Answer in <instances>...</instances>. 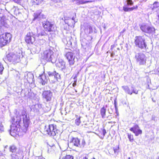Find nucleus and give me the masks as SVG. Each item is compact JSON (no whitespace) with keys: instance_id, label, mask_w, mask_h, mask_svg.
<instances>
[{"instance_id":"15","label":"nucleus","mask_w":159,"mask_h":159,"mask_svg":"<svg viewBox=\"0 0 159 159\" xmlns=\"http://www.w3.org/2000/svg\"><path fill=\"white\" fill-rule=\"evenodd\" d=\"M129 130L134 133L136 136H138L142 133V130L139 129V128L137 125H135L132 127L131 128L129 129Z\"/></svg>"},{"instance_id":"42","label":"nucleus","mask_w":159,"mask_h":159,"mask_svg":"<svg viewBox=\"0 0 159 159\" xmlns=\"http://www.w3.org/2000/svg\"><path fill=\"white\" fill-rule=\"evenodd\" d=\"M114 55V53H112L111 54V57H113Z\"/></svg>"},{"instance_id":"20","label":"nucleus","mask_w":159,"mask_h":159,"mask_svg":"<svg viewBox=\"0 0 159 159\" xmlns=\"http://www.w3.org/2000/svg\"><path fill=\"white\" fill-rule=\"evenodd\" d=\"M106 109L105 107H102L100 111V113L102 117L103 118L106 117Z\"/></svg>"},{"instance_id":"40","label":"nucleus","mask_w":159,"mask_h":159,"mask_svg":"<svg viewBox=\"0 0 159 159\" xmlns=\"http://www.w3.org/2000/svg\"><path fill=\"white\" fill-rule=\"evenodd\" d=\"M50 148H52L53 150H54L55 149L56 147L54 145H53L52 146V147H50Z\"/></svg>"},{"instance_id":"1","label":"nucleus","mask_w":159,"mask_h":159,"mask_svg":"<svg viewBox=\"0 0 159 159\" xmlns=\"http://www.w3.org/2000/svg\"><path fill=\"white\" fill-rule=\"evenodd\" d=\"M134 43L136 47L141 50H146L148 48L145 39L143 35L135 36Z\"/></svg>"},{"instance_id":"28","label":"nucleus","mask_w":159,"mask_h":159,"mask_svg":"<svg viewBox=\"0 0 159 159\" xmlns=\"http://www.w3.org/2000/svg\"><path fill=\"white\" fill-rule=\"evenodd\" d=\"M80 118L81 117L80 116L75 120V123L76 125H80L81 123Z\"/></svg>"},{"instance_id":"22","label":"nucleus","mask_w":159,"mask_h":159,"mask_svg":"<svg viewBox=\"0 0 159 159\" xmlns=\"http://www.w3.org/2000/svg\"><path fill=\"white\" fill-rule=\"evenodd\" d=\"M61 159H74V157L70 155H66L63 157Z\"/></svg>"},{"instance_id":"9","label":"nucleus","mask_w":159,"mask_h":159,"mask_svg":"<svg viewBox=\"0 0 159 159\" xmlns=\"http://www.w3.org/2000/svg\"><path fill=\"white\" fill-rule=\"evenodd\" d=\"M71 142L74 146L80 148H84L85 144L84 139H80L76 137L73 138L71 139Z\"/></svg>"},{"instance_id":"8","label":"nucleus","mask_w":159,"mask_h":159,"mask_svg":"<svg viewBox=\"0 0 159 159\" xmlns=\"http://www.w3.org/2000/svg\"><path fill=\"white\" fill-rule=\"evenodd\" d=\"M12 37L10 33H6L0 36V44L4 46L9 42Z\"/></svg>"},{"instance_id":"7","label":"nucleus","mask_w":159,"mask_h":159,"mask_svg":"<svg viewBox=\"0 0 159 159\" xmlns=\"http://www.w3.org/2000/svg\"><path fill=\"white\" fill-rule=\"evenodd\" d=\"M6 60L10 62L16 63L20 61V57L16 55L14 52H10L7 54L5 57Z\"/></svg>"},{"instance_id":"38","label":"nucleus","mask_w":159,"mask_h":159,"mask_svg":"<svg viewBox=\"0 0 159 159\" xmlns=\"http://www.w3.org/2000/svg\"><path fill=\"white\" fill-rule=\"evenodd\" d=\"M114 104L115 107H117V102L116 101V99H115V100H114Z\"/></svg>"},{"instance_id":"47","label":"nucleus","mask_w":159,"mask_h":159,"mask_svg":"<svg viewBox=\"0 0 159 159\" xmlns=\"http://www.w3.org/2000/svg\"><path fill=\"white\" fill-rule=\"evenodd\" d=\"M157 16H158V20H159V13H158V14Z\"/></svg>"},{"instance_id":"14","label":"nucleus","mask_w":159,"mask_h":159,"mask_svg":"<svg viewBox=\"0 0 159 159\" xmlns=\"http://www.w3.org/2000/svg\"><path fill=\"white\" fill-rule=\"evenodd\" d=\"M21 116L22 117L23 126L25 128L27 129L28 127L30 122L29 117L27 116V114L26 112L22 114Z\"/></svg>"},{"instance_id":"5","label":"nucleus","mask_w":159,"mask_h":159,"mask_svg":"<svg viewBox=\"0 0 159 159\" xmlns=\"http://www.w3.org/2000/svg\"><path fill=\"white\" fill-rule=\"evenodd\" d=\"M48 74L49 81L51 83H56L59 82L61 80L60 75L56 71H54L52 72L49 71L48 72Z\"/></svg>"},{"instance_id":"41","label":"nucleus","mask_w":159,"mask_h":159,"mask_svg":"<svg viewBox=\"0 0 159 159\" xmlns=\"http://www.w3.org/2000/svg\"><path fill=\"white\" fill-rule=\"evenodd\" d=\"M115 107V108L116 112H118V109L117 107Z\"/></svg>"},{"instance_id":"43","label":"nucleus","mask_w":159,"mask_h":159,"mask_svg":"<svg viewBox=\"0 0 159 159\" xmlns=\"http://www.w3.org/2000/svg\"><path fill=\"white\" fill-rule=\"evenodd\" d=\"M82 159H88V157H83Z\"/></svg>"},{"instance_id":"3","label":"nucleus","mask_w":159,"mask_h":159,"mask_svg":"<svg viewBox=\"0 0 159 159\" xmlns=\"http://www.w3.org/2000/svg\"><path fill=\"white\" fill-rule=\"evenodd\" d=\"M140 28L143 32L148 34H153L155 33V28L147 23L142 24L140 25Z\"/></svg>"},{"instance_id":"44","label":"nucleus","mask_w":159,"mask_h":159,"mask_svg":"<svg viewBox=\"0 0 159 159\" xmlns=\"http://www.w3.org/2000/svg\"><path fill=\"white\" fill-rule=\"evenodd\" d=\"M3 127L2 125H0V131L2 129L1 128Z\"/></svg>"},{"instance_id":"50","label":"nucleus","mask_w":159,"mask_h":159,"mask_svg":"<svg viewBox=\"0 0 159 159\" xmlns=\"http://www.w3.org/2000/svg\"><path fill=\"white\" fill-rule=\"evenodd\" d=\"M156 159H159V156Z\"/></svg>"},{"instance_id":"37","label":"nucleus","mask_w":159,"mask_h":159,"mask_svg":"<svg viewBox=\"0 0 159 159\" xmlns=\"http://www.w3.org/2000/svg\"><path fill=\"white\" fill-rule=\"evenodd\" d=\"M119 149V147H116L115 148H114V151L115 153H116V152H117V151Z\"/></svg>"},{"instance_id":"21","label":"nucleus","mask_w":159,"mask_h":159,"mask_svg":"<svg viewBox=\"0 0 159 159\" xmlns=\"http://www.w3.org/2000/svg\"><path fill=\"white\" fill-rule=\"evenodd\" d=\"M16 117L17 118H19V120H16L14 117H12L11 118V121L13 124H15V123H16L17 124H19L20 121H21V119L20 118L19 116H17Z\"/></svg>"},{"instance_id":"30","label":"nucleus","mask_w":159,"mask_h":159,"mask_svg":"<svg viewBox=\"0 0 159 159\" xmlns=\"http://www.w3.org/2000/svg\"><path fill=\"white\" fill-rule=\"evenodd\" d=\"M40 13H35L34 15V18L33 19L34 20H35L36 19L39 18L40 17Z\"/></svg>"},{"instance_id":"31","label":"nucleus","mask_w":159,"mask_h":159,"mask_svg":"<svg viewBox=\"0 0 159 159\" xmlns=\"http://www.w3.org/2000/svg\"><path fill=\"white\" fill-rule=\"evenodd\" d=\"M128 7L126 6L125 5V6L123 7V10L125 12L131 11L130 7L129 8Z\"/></svg>"},{"instance_id":"6","label":"nucleus","mask_w":159,"mask_h":159,"mask_svg":"<svg viewBox=\"0 0 159 159\" xmlns=\"http://www.w3.org/2000/svg\"><path fill=\"white\" fill-rule=\"evenodd\" d=\"M44 31L47 32H55L56 30V27L51 22L46 20L42 24Z\"/></svg>"},{"instance_id":"11","label":"nucleus","mask_w":159,"mask_h":159,"mask_svg":"<svg viewBox=\"0 0 159 159\" xmlns=\"http://www.w3.org/2000/svg\"><path fill=\"white\" fill-rule=\"evenodd\" d=\"M53 52L51 50H46L44 51L43 53V59L47 61H52V56Z\"/></svg>"},{"instance_id":"51","label":"nucleus","mask_w":159,"mask_h":159,"mask_svg":"<svg viewBox=\"0 0 159 159\" xmlns=\"http://www.w3.org/2000/svg\"><path fill=\"white\" fill-rule=\"evenodd\" d=\"M75 116H76V117H77V116H78V115H75Z\"/></svg>"},{"instance_id":"4","label":"nucleus","mask_w":159,"mask_h":159,"mask_svg":"<svg viewBox=\"0 0 159 159\" xmlns=\"http://www.w3.org/2000/svg\"><path fill=\"white\" fill-rule=\"evenodd\" d=\"M134 58L137 63L139 65H144L146 63V57L142 52H134Z\"/></svg>"},{"instance_id":"2","label":"nucleus","mask_w":159,"mask_h":159,"mask_svg":"<svg viewBox=\"0 0 159 159\" xmlns=\"http://www.w3.org/2000/svg\"><path fill=\"white\" fill-rule=\"evenodd\" d=\"M59 131L57 129V127L54 124L49 125L48 126H45L43 130V134L45 135H48L54 136L58 133Z\"/></svg>"},{"instance_id":"29","label":"nucleus","mask_w":159,"mask_h":159,"mask_svg":"<svg viewBox=\"0 0 159 159\" xmlns=\"http://www.w3.org/2000/svg\"><path fill=\"white\" fill-rule=\"evenodd\" d=\"M128 138L129 141L131 142H133L134 140V139L133 137V135L131 134L128 133Z\"/></svg>"},{"instance_id":"19","label":"nucleus","mask_w":159,"mask_h":159,"mask_svg":"<svg viewBox=\"0 0 159 159\" xmlns=\"http://www.w3.org/2000/svg\"><path fill=\"white\" fill-rule=\"evenodd\" d=\"M122 88L125 93L130 95L132 94V92H131V91L127 86H122Z\"/></svg>"},{"instance_id":"34","label":"nucleus","mask_w":159,"mask_h":159,"mask_svg":"<svg viewBox=\"0 0 159 159\" xmlns=\"http://www.w3.org/2000/svg\"><path fill=\"white\" fill-rule=\"evenodd\" d=\"M4 69V68L2 65L0 63V75L2 74V71Z\"/></svg>"},{"instance_id":"49","label":"nucleus","mask_w":159,"mask_h":159,"mask_svg":"<svg viewBox=\"0 0 159 159\" xmlns=\"http://www.w3.org/2000/svg\"><path fill=\"white\" fill-rule=\"evenodd\" d=\"M125 29H124L123 30V31H122L121 32H124V31H125Z\"/></svg>"},{"instance_id":"24","label":"nucleus","mask_w":159,"mask_h":159,"mask_svg":"<svg viewBox=\"0 0 159 159\" xmlns=\"http://www.w3.org/2000/svg\"><path fill=\"white\" fill-rule=\"evenodd\" d=\"M102 130V136L101 137H100V138L101 139H103L104 136H105V134L107 133L106 130L103 128V129L102 128L101 129Z\"/></svg>"},{"instance_id":"36","label":"nucleus","mask_w":159,"mask_h":159,"mask_svg":"<svg viewBox=\"0 0 159 159\" xmlns=\"http://www.w3.org/2000/svg\"><path fill=\"white\" fill-rule=\"evenodd\" d=\"M138 6L137 5H136V6H134L132 7H130V10L131 11H132L133 10L135 9H137L138 8Z\"/></svg>"},{"instance_id":"48","label":"nucleus","mask_w":159,"mask_h":159,"mask_svg":"<svg viewBox=\"0 0 159 159\" xmlns=\"http://www.w3.org/2000/svg\"><path fill=\"white\" fill-rule=\"evenodd\" d=\"M116 113L117 116L119 115L118 112H116Z\"/></svg>"},{"instance_id":"52","label":"nucleus","mask_w":159,"mask_h":159,"mask_svg":"<svg viewBox=\"0 0 159 159\" xmlns=\"http://www.w3.org/2000/svg\"><path fill=\"white\" fill-rule=\"evenodd\" d=\"M130 157H129L128 158V159H130Z\"/></svg>"},{"instance_id":"45","label":"nucleus","mask_w":159,"mask_h":159,"mask_svg":"<svg viewBox=\"0 0 159 159\" xmlns=\"http://www.w3.org/2000/svg\"><path fill=\"white\" fill-rule=\"evenodd\" d=\"M73 86H75L76 85V84L75 83H73L72 84Z\"/></svg>"},{"instance_id":"23","label":"nucleus","mask_w":159,"mask_h":159,"mask_svg":"<svg viewBox=\"0 0 159 159\" xmlns=\"http://www.w3.org/2000/svg\"><path fill=\"white\" fill-rule=\"evenodd\" d=\"M126 6L127 7L131 6L133 5L134 2L132 0H126Z\"/></svg>"},{"instance_id":"25","label":"nucleus","mask_w":159,"mask_h":159,"mask_svg":"<svg viewBox=\"0 0 159 159\" xmlns=\"http://www.w3.org/2000/svg\"><path fill=\"white\" fill-rule=\"evenodd\" d=\"M139 90H137L133 86H131V92L132 93H134L135 94H138Z\"/></svg>"},{"instance_id":"17","label":"nucleus","mask_w":159,"mask_h":159,"mask_svg":"<svg viewBox=\"0 0 159 159\" xmlns=\"http://www.w3.org/2000/svg\"><path fill=\"white\" fill-rule=\"evenodd\" d=\"M40 83L42 85H44L47 83L48 79L44 74H42L39 76Z\"/></svg>"},{"instance_id":"16","label":"nucleus","mask_w":159,"mask_h":159,"mask_svg":"<svg viewBox=\"0 0 159 159\" xmlns=\"http://www.w3.org/2000/svg\"><path fill=\"white\" fill-rule=\"evenodd\" d=\"M56 66L61 69L65 68V62L62 59H59L58 61L56 64Z\"/></svg>"},{"instance_id":"12","label":"nucleus","mask_w":159,"mask_h":159,"mask_svg":"<svg viewBox=\"0 0 159 159\" xmlns=\"http://www.w3.org/2000/svg\"><path fill=\"white\" fill-rule=\"evenodd\" d=\"M74 54L71 52H66L65 56L67 59L70 65H73L75 62V57L74 56Z\"/></svg>"},{"instance_id":"32","label":"nucleus","mask_w":159,"mask_h":159,"mask_svg":"<svg viewBox=\"0 0 159 159\" xmlns=\"http://www.w3.org/2000/svg\"><path fill=\"white\" fill-rule=\"evenodd\" d=\"M43 1L42 0H34L33 3L34 5H39Z\"/></svg>"},{"instance_id":"39","label":"nucleus","mask_w":159,"mask_h":159,"mask_svg":"<svg viewBox=\"0 0 159 159\" xmlns=\"http://www.w3.org/2000/svg\"><path fill=\"white\" fill-rule=\"evenodd\" d=\"M156 72L157 73V74L159 75V67L156 69Z\"/></svg>"},{"instance_id":"27","label":"nucleus","mask_w":159,"mask_h":159,"mask_svg":"<svg viewBox=\"0 0 159 159\" xmlns=\"http://www.w3.org/2000/svg\"><path fill=\"white\" fill-rule=\"evenodd\" d=\"M5 24L6 23L2 19L0 20V28L5 27Z\"/></svg>"},{"instance_id":"35","label":"nucleus","mask_w":159,"mask_h":159,"mask_svg":"<svg viewBox=\"0 0 159 159\" xmlns=\"http://www.w3.org/2000/svg\"><path fill=\"white\" fill-rule=\"evenodd\" d=\"M19 9L16 8L14 11V15L17 16V15L19 14Z\"/></svg>"},{"instance_id":"33","label":"nucleus","mask_w":159,"mask_h":159,"mask_svg":"<svg viewBox=\"0 0 159 159\" xmlns=\"http://www.w3.org/2000/svg\"><path fill=\"white\" fill-rule=\"evenodd\" d=\"M159 7V3L157 2H155L153 3V6L152 9L154 10Z\"/></svg>"},{"instance_id":"26","label":"nucleus","mask_w":159,"mask_h":159,"mask_svg":"<svg viewBox=\"0 0 159 159\" xmlns=\"http://www.w3.org/2000/svg\"><path fill=\"white\" fill-rule=\"evenodd\" d=\"M10 151L13 153L15 152L16 151V148L15 146H10L9 148Z\"/></svg>"},{"instance_id":"46","label":"nucleus","mask_w":159,"mask_h":159,"mask_svg":"<svg viewBox=\"0 0 159 159\" xmlns=\"http://www.w3.org/2000/svg\"><path fill=\"white\" fill-rule=\"evenodd\" d=\"M38 159H45L42 157H39Z\"/></svg>"},{"instance_id":"18","label":"nucleus","mask_w":159,"mask_h":159,"mask_svg":"<svg viewBox=\"0 0 159 159\" xmlns=\"http://www.w3.org/2000/svg\"><path fill=\"white\" fill-rule=\"evenodd\" d=\"M73 2H76V4L77 5L83 4L86 3L91 2V1H85V0H72Z\"/></svg>"},{"instance_id":"13","label":"nucleus","mask_w":159,"mask_h":159,"mask_svg":"<svg viewBox=\"0 0 159 159\" xmlns=\"http://www.w3.org/2000/svg\"><path fill=\"white\" fill-rule=\"evenodd\" d=\"M52 96V93L50 90H44L42 93V98L45 99L47 102L51 101Z\"/></svg>"},{"instance_id":"10","label":"nucleus","mask_w":159,"mask_h":159,"mask_svg":"<svg viewBox=\"0 0 159 159\" xmlns=\"http://www.w3.org/2000/svg\"><path fill=\"white\" fill-rule=\"evenodd\" d=\"M35 34L32 31L28 32L25 37V41L28 44H33L35 41Z\"/></svg>"}]
</instances>
